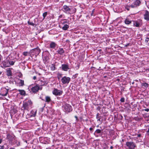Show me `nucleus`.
I'll list each match as a JSON object with an SVG mask.
<instances>
[{"mask_svg":"<svg viewBox=\"0 0 149 149\" xmlns=\"http://www.w3.org/2000/svg\"><path fill=\"white\" fill-rule=\"evenodd\" d=\"M94 10V9L92 11V13L93 12Z\"/></svg>","mask_w":149,"mask_h":149,"instance_id":"6e6d98bb","label":"nucleus"},{"mask_svg":"<svg viewBox=\"0 0 149 149\" xmlns=\"http://www.w3.org/2000/svg\"><path fill=\"white\" fill-rule=\"evenodd\" d=\"M37 113L36 111H32L31 112V116L32 117H34L36 116Z\"/></svg>","mask_w":149,"mask_h":149,"instance_id":"a878e982","label":"nucleus"},{"mask_svg":"<svg viewBox=\"0 0 149 149\" xmlns=\"http://www.w3.org/2000/svg\"><path fill=\"white\" fill-rule=\"evenodd\" d=\"M45 53H46V55H44L43 56V59L44 63H48L49 61V53L48 51H45Z\"/></svg>","mask_w":149,"mask_h":149,"instance_id":"0eeeda50","label":"nucleus"},{"mask_svg":"<svg viewBox=\"0 0 149 149\" xmlns=\"http://www.w3.org/2000/svg\"><path fill=\"white\" fill-rule=\"evenodd\" d=\"M56 46V44L54 42H51L50 44V48L54 49Z\"/></svg>","mask_w":149,"mask_h":149,"instance_id":"6ab92c4d","label":"nucleus"},{"mask_svg":"<svg viewBox=\"0 0 149 149\" xmlns=\"http://www.w3.org/2000/svg\"><path fill=\"white\" fill-rule=\"evenodd\" d=\"M18 143L19 144V142Z\"/></svg>","mask_w":149,"mask_h":149,"instance_id":"13d9d810","label":"nucleus"},{"mask_svg":"<svg viewBox=\"0 0 149 149\" xmlns=\"http://www.w3.org/2000/svg\"><path fill=\"white\" fill-rule=\"evenodd\" d=\"M93 130V128H92V127H90V128H89V130H90V131H92Z\"/></svg>","mask_w":149,"mask_h":149,"instance_id":"c03bdc74","label":"nucleus"},{"mask_svg":"<svg viewBox=\"0 0 149 149\" xmlns=\"http://www.w3.org/2000/svg\"><path fill=\"white\" fill-rule=\"evenodd\" d=\"M138 137H140L141 136V134H138L137 135Z\"/></svg>","mask_w":149,"mask_h":149,"instance_id":"79ce46f5","label":"nucleus"},{"mask_svg":"<svg viewBox=\"0 0 149 149\" xmlns=\"http://www.w3.org/2000/svg\"><path fill=\"white\" fill-rule=\"evenodd\" d=\"M107 77V76H104V77L106 78Z\"/></svg>","mask_w":149,"mask_h":149,"instance_id":"864d4df0","label":"nucleus"},{"mask_svg":"<svg viewBox=\"0 0 149 149\" xmlns=\"http://www.w3.org/2000/svg\"><path fill=\"white\" fill-rule=\"evenodd\" d=\"M144 18L147 21H148L149 20V12L147 10L145 11V13L144 15Z\"/></svg>","mask_w":149,"mask_h":149,"instance_id":"2eb2a0df","label":"nucleus"},{"mask_svg":"<svg viewBox=\"0 0 149 149\" xmlns=\"http://www.w3.org/2000/svg\"><path fill=\"white\" fill-rule=\"evenodd\" d=\"M69 21H68V20L66 19H61L59 23V26L60 27V25L61 26H62L64 24H69Z\"/></svg>","mask_w":149,"mask_h":149,"instance_id":"ddd939ff","label":"nucleus"},{"mask_svg":"<svg viewBox=\"0 0 149 149\" xmlns=\"http://www.w3.org/2000/svg\"><path fill=\"white\" fill-rule=\"evenodd\" d=\"M4 147L3 146H1V147L0 149H4Z\"/></svg>","mask_w":149,"mask_h":149,"instance_id":"ea45409f","label":"nucleus"},{"mask_svg":"<svg viewBox=\"0 0 149 149\" xmlns=\"http://www.w3.org/2000/svg\"><path fill=\"white\" fill-rule=\"evenodd\" d=\"M142 110H143V111H146L148 112L149 111V109H143Z\"/></svg>","mask_w":149,"mask_h":149,"instance_id":"c9c22d12","label":"nucleus"},{"mask_svg":"<svg viewBox=\"0 0 149 149\" xmlns=\"http://www.w3.org/2000/svg\"><path fill=\"white\" fill-rule=\"evenodd\" d=\"M148 135H149V127L148 128V130L147 131Z\"/></svg>","mask_w":149,"mask_h":149,"instance_id":"4c0bfd02","label":"nucleus"},{"mask_svg":"<svg viewBox=\"0 0 149 149\" xmlns=\"http://www.w3.org/2000/svg\"><path fill=\"white\" fill-rule=\"evenodd\" d=\"M40 52V50L38 48H36L32 50V53H33L36 55H38Z\"/></svg>","mask_w":149,"mask_h":149,"instance_id":"f8f14e48","label":"nucleus"},{"mask_svg":"<svg viewBox=\"0 0 149 149\" xmlns=\"http://www.w3.org/2000/svg\"><path fill=\"white\" fill-rule=\"evenodd\" d=\"M62 70L65 71H67L68 70L70 69L68 64H62L61 65Z\"/></svg>","mask_w":149,"mask_h":149,"instance_id":"9d476101","label":"nucleus"},{"mask_svg":"<svg viewBox=\"0 0 149 149\" xmlns=\"http://www.w3.org/2000/svg\"><path fill=\"white\" fill-rule=\"evenodd\" d=\"M50 68L51 70L54 71L55 70L56 68L55 65L54 64H52L50 66Z\"/></svg>","mask_w":149,"mask_h":149,"instance_id":"bb28decb","label":"nucleus"},{"mask_svg":"<svg viewBox=\"0 0 149 149\" xmlns=\"http://www.w3.org/2000/svg\"><path fill=\"white\" fill-rule=\"evenodd\" d=\"M62 17V15H60L59 16V17Z\"/></svg>","mask_w":149,"mask_h":149,"instance_id":"09e8293b","label":"nucleus"},{"mask_svg":"<svg viewBox=\"0 0 149 149\" xmlns=\"http://www.w3.org/2000/svg\"><path fill=\"white\" fill-rule=\"evenodd\" d=\"M75 68L77 70L79 68V65H77V66H75Z\"/></svg>","mask_w":149,"mask_h":149,"instance_id":"f704fd0d","label":"nucleus"},{"mask_svg":"<svg viewBox=\"0 0 149 149\" xmlns=\"http://www.w3.org/2000/svg\"><path fill=\"white\" fill-rule=\"evenodd\" d=\"M2 73V72H1V71H0V75H1V74Z\"/></svg>","mask_w":149,"mask_h":149,"instance_id":"de8ad7c7","label":"nucleus"},{"mask_svg":"<svg viewBox=\"0 0 149 149\" xmlns=\"http://www.w3.org/2000/svg\"><path fill=\"white\" fill-rule=\"evenodd\" d=\"M71 79L70 77L65 76L62 77L61 79L63 84L67 85L69 83Z\"/></svg>","mask_w":149,"mask_h":149,"instance_id":"423d86ee","label":"nucleus"},{"mask_svg":"<svg viewBox=\"0 0 149 149\" xmlns=\"http://www.w3.org/2000/svg\"><path fill=\"white\" fill-rule=\"evenodd\" d=\"M134 26L137 27H139L141 25V21L140 20H138L133 21Z\"/></svg>","mask_w":149,"mask_h":149,"instance_id":"9b49d317","label":"nucleus"},{"mask_svg":"<svg viewBox=\"0 0 149 149\" xmlns=\"http://www.w3.org/2000/svg\"><path fill=\"white\" fill-rule=\"evenodd\" d=\"M100 120V118H98V120Z\"/></svg>","mask_w":149,"mask_h":149,"instance_id":"3c124183","label":"nucleus"},{"mask_svg":"<svg viewBox=\"0 0 149 149\" xmlns=\"http://www.w3.org/2000/svg\"><path fill=\"white\" fill-rule=\"evenodd\" d=\"M2 141V139L0 138V144L1 143Z\"/></svg>","mask_w":149,"mask_h":149,"instance_id":"a18cd8bd","label":"nucleus"},{"mask_svg":"<svg viewBox=\"0 0 149 149\" xmlns=\"http://www.w3.org/2000/svg\"><path fill=\"white\" fill-rule=\"evenodd\" d=\"M126 144L129 149H134L136 146L135 144L133 142H127Z\"/></svg>","mask_w":149,"mask_h":149,"instance_id":"6e6552de","label":"nucleus"},{"mask_svg":"<svg viewBox=\"0 0 149 149\" xmlns=\"http://www.w3.org/2000/svg\"><path fill=\"white\" fill-rule=\"evenodd\" d=\"M32 102L31 100L27 101H24L23 104L22 108L23 110H28L31 107Z\"/></svg>","mask_w":149,"mask_h":149,"instance_id":"7ed1b4c3","label":"nucleus"},{"mask_svg":"<svg viewBox=\"0 0 149 149\" xmlns=\"http://www.w3.org/2000/svg\"><path fill=\"white\" fill-rule=\"evenodd\" d=\"M130 6L132 8H134L135 7H136V6L135 5L133 4V3Z\"/></svg>","mask_w":149,"mask_h":149,"instance_id":"473e14b6","label":"nucleus"},{"mask_svg":"<svg viewBox=\"0 0 149 149\" xmlns=\"http://www.w3.org/2000/svg\"><path fill=\"white\" fill-rule=\"evenodd\" d=\"M113 148V147L112 146H111L110 147V148L111 149H112Z\"/></svg>","mask_w":149,"mask_h":149,"instance_id":"49530a36","label":"nucleus"},{"mask_svg":"<svg viewBox=\"0 0 149 149\" xmlns=\"http://www.w3.org/2000/svg\"><path fill=\"white\" fill-rule=\"evenodd\" d=\"M101 130L100 129H97L95 131L94 134L96 137H98V136L97 135H96V134H99L101 133Z\"/></svg>","mask_w":149,"mask_h":149,"instance_id":"4be33fe9","label":"nucleus"},{"mask_svg":"<svg viewBox=\"0 0 149 149\" xmlns=\"http://www.w3.org/2000/svg\"><path fill=\"white\" fill-rule=\"evenodd\" d=\"M56 52L58 54L61 55H63L65 53V51L63 48H58Z\"/></svg>","mask_w":149,"mask_h":149,"instance_id":"dca6fc26","label":"nucleus"},{"mask_svg":"<svg viewBox=\"0 0 149 149\" xmlns=\"http://www.w3.org/2000/svg\"><path fill=\"white\" fill-rule=\"evenodd\" d=\"M130 43H128L127 44L125 45V46L126 47H127L130 45Z\"/></svg>","mask_w":149,"mask_h":149,"instance_id":"58836bf2","label":"nucleus"},{"mask_svg":"<svg viewBox=\"0 0 149 149\" xmlns=\"http://www.w3.org/2000/svg\"><path fill=\"white\" fill-rule=\"evenodd\" d=\"M9 90V89L8 87L2 88L1 89L0 95L2 96H7Z\"/></svg>","mask_w":149,"mask_h":149,"instance_id":"39448f33","label":"nucleus"},{"mask_svg":"<svg viewBox=\"0 0 149 149\" xmlns=\"http://www.w3.org/2000/svg\"><path fill=\"white\" fill-rule=\"evenodd\" d=\"M62 107L63 111L67 113L70 112L72 110V107L69 104L66 103L62 106Z\"/></svg>","mask_w":149,"mask_h":149,"instance_id":"20e7f679","label":"nucleus"},{"mask_svg":"<svg viewBox=\"0 0 149 149\" xmlns=\"http://www.w3.org/2000/svg\"><path fill=\"white\" fill-rule=\"evenodd\" d=\"M96 118L97 119H98L99 118V117H98V113H97V115Z\"/></svg>","mask_w":149,"mask_h":149,"instance_id":"a19ab883","label":"nucleus"},{"mask_svg":"<svg viewBox=\"0 0 149 149\" xmlns=\"http://www.w3.org/2000/svg\"><path fill=\"white\" fill-rule=\"evenodd\" d=\"M75 117L76 118H77V116H75Z\"/></svg>","mask_w":149,"mask_h":149,"instance_id":"603ef678","label":"nucleus"},{"mask_svg":"<svg viewBox=\"0 0 149 149\" xmlns=\"http://www.w3.org/2000/svg\"><path fill=\"white\" fill-rule=\"evenodd\" d=\"M62 10L64 13L68 14H72L76 12V9L74 8L65 5L63 6Z\"/></svg>","mask_w":149,"mask_h":149,"instance_id":"f257e3e1","label":"nucleus"},{"mask_svg":"<svg viewBox=\"0 0 149 149\" xmlns=\"http://www.w3.org/2000/svg\"><path fill=\"white\" fill-rule=\"evenodd\" d=\"M131 21L128 18H126L125 20V23L127 24H130L131 23Z\"/></svg>","mask_w":149,"mask_h":149,"instance_id":"aec40b11","label":"nucleus"},{"mask_svg":"<svg viewBox=\"0 0 149 149\" xmlns=\"http://www.w3.org/2000/svg\"><path fill=\"white\" fill-rule=\"evenodd\" d=\"M149 40V38H146L145 40V42L147 43Z\"/></svg>","mask_w":149,"mask_h":149,"instance_id":"72a5a7b5","label":"nucleus"},{"mask_svg":"<svg viewBox=\"0 0 149 149\" xmlns=\"http://www.w3.org/2000/svg\"><path fill=\"white\" fill-rule=\"evenodd\" d=\"M47 15V12H45L42 15L44 17V18H45V17Z\"/></svg>","mask_w":149,"mask_h":149,"instance_id":"7c9ffc66","label":"nucleus"},{"mask_svg":"<svg viewBox=\"0 0 149 149\" xmlns=\"http://www.w3.org/2000/svg\"><path fill=\"white\" fill-rule=\"evenodd\" d=\"M33 78V79L35 80L36 78V76H34Z\"/></svg>","mask_w":149,"mask_h":149,"instance_id":"37998d69","label":"nucleus"},{"mask_svg":"<svg viewBox=\"0 0 149 149\" xmlns=\"http://www.w3.org/2000/svg\"><path fill=\"white\" fill-rule=\"evenodd\" d=\"M15 62L14 61H9L7 59H6L1 62L0 66L4 68L14 65Z\"/></svg>","mask_w":149,"mask_h":149,"instance_id":"f03ea898","label":"nucleus"},{"mask_svg":"<svg viewBox=\"0 0 149 149\" xmlns=\"http://www.w3.org/2000/svg\"><path fill=\"white\" fill-rule=\"evenodd\" d=\"M28 24L31 25H33L34 24L33 23V22H29V21H28Z\"/></svg>","mask_w":149,"mask_h":149,"instance_id":"e433bc0d","label":"nucleus"},{"mask_svg":"<svg viewBox=\"0 0 149 149\" xmlns=\"http://www.w3.org/2000/svg\"><path fill=\"white\" fill-rule=\"evenodd\" d=\"M148 21H149V20Z\"/></svg>","mask_w":149,"mask_h":149,"instance_id":"052dcab7","label":"nucleus"},{"mask_svg":"<svg viewBox=\"0 0 149 149\" xmlns=\"http://www.w3.org/2000/svg\"><path fill=\"white\" fill-rule=\"evenodd\" d=\"M149 86V84L148 83L144 82L141 84V86L144 87L146 88H147Z\"/></svg>","mask_w":149,"mask_h":149,"instance_id":"393cba45","label":"nucleus"},{"mask_svg":"<svg viewBox=\"0 0 149 149\" xmlns=\"http://www.w3.org/2000/svg\"><path fill=\"white\" fill-rule=\"evenodd\" d=\"M52 93L54 95L59 96L62 94L63 91L56 88H54L52 91Z\"/></svg>","mask_w":149,"mask_h":149,"instance_id":"1a4fd4ad","label":"nucleus"},{"mask_svg":"<svg viewBox=\"0 0 149 149\" xmlns=\"http://www.w3.org/2000/svg\"><path fill=\"white\" fill-rule=\"evenodd\" d=\"M45 101L48 103L50 102L51 101V99L50 97L48 96H46L45 97Z\"/></svg>","mask_w":149,"mask_h":149,"instance_id":"5701e85b","label":"nucleus"},{"mask_svg":"<svg viewBox=\"0 0 149 149\" xmlns=\"http://www.w3.org/2000/svg\"><path fill=\"white\" fill-rule=\"evenodd\" d=\"M12 74V73L11 72V70H7V75L8 76H11Z\"/></svg>","mask_w":149,"mask_h":149,"instance_id":"cd10ccee","label":"nucleus"},{"mask_svg":"<svg viewBox=\"0 0 149 149\" xmlns=\"http://www.w3.org/2000/svg\"><path fill=\"white\" fill-rule=\"evenodd\" d=\"M22 54L25 56H27L29 55V53L27 52H23Z\"/></svg>","mask_w":149,"mask_h":149,"instance_id":"c85d7f7f","label":"nucleus"},{"mask_svg":"<svg viewBox=\"0 0 149 149\" xmlns=\"http://www.w3.org/2000/svg\"><path fill=\"white\" fill-rule=\"evenodd\" d=\"M18 91L19 92V93L22 95L25 96L26 95V92L24 90H18Z\"/></svg>","mask_w":149,"mask_h":149,"instance_id":"a211bd4d","label":"nucleus"},{"mask_svg":"<svg viewBox=\"0 0 149 149\" xmlns=\"http://www.w3.org/2000/svg\"><path fill=\"white\" fill-rule=\"evenodd\" d=\"M19 84L20 86H23L24 85V81L22 80H20Z\"/></svg>","mask_w":149,"mask_h":149,"instance_id":"c756f323","label":"nucleus"},{"mask_svg":"<svg viewBox=\"0 0 149 149\" xmlns=\"http://www.w3.org/2000/svg\"><path fill=\"white\" fill-rule=\"evenodd\" d=\"M141 3L140 1L139 0H136L133 3V4L136 5V6L139 5Z\"/></svg>","mask_w":149,"mask_h":149,"instance_id":"412c9836","label":"nucleus"},{"mask_svg":"<svg viewBox=\"0 0 149 149\" xmlns=\"http://www.w3.org/2000/svg\"><path fill=\"white\" fill-rule=\"evenodd\" d=\"M10 149H15L14 148H10Z\"/></svg>","mask_w":149,"mask_h":149,"instance_id":"8fccbe9b","label":"nucleus"},{"mask_svg":"<svg viewBox=\"0 0 149 149\" xmlns=\"http://www.w3.org/2000/svg\"><path fill=\"white\" fill-rule=\"evenodd\" d=\"M134 82H132V84H134Z\"/></svg>","mask_w":149,"mask_h":149,"instance_id":"5fc2aeb1","label":"nucleus"},{"mask_svg":"<svg viewBox=\"0 0 149 149\" xmlns=\"http://www.w3.org/2000/svg\"><path fill=\"white\" fill-rule=\"evenodd\" d=\"M149 70V68L148 69Z\"/></svg>","mask_w":149,"mask_h":149,"instance_id":"680f3d73","label":"nucleus"},{"mask_svg":"<svg viewBox=\"0 0 149 149\" xmlns=\"http://www.w3.org/2000/svg\"><path fill=\"white\" fill-rule=\"evenodd\" d=\"M120 101L122 102H125V98L124 97H122L120 100Z\"/></svg>","mask_w":149,"mask_h":149,"instance_id":"2f4dec72","label":"nucleus"},{"mask_svg":"<svg viewBox=\"0 0 149 149\" xmlns=\"http://www.w3.org/2000/svg\"><path fill=\"white\" fill-rule=\"evenodd\" d=\"M8 136H7V137H8Z\"/></svg>","mask_w":149,"mask_h":149,"instance_id":"bf43d9fd","label":"nucleus"},{"mask_svg":"<svg viewBox=\"0 0 149 149\" xmlns=\"http://www.w3.org/2000/svg\"><path fill=\"white\" fill-rule=\"evenodd\" d=\"M59 27L60 28L62 29L63 30L66 31L69 28V26L67 24H64L62 26H61V25H60Z\"/></svg>","mask_w":149,"mask_h":149,"instance_id":"f3484780","label":"nucleus"},{"mask_svg":"<svg viewBox=\"0 0 149 149\" xmlns=\"http://www.w3.org/2000/svg\"><path fill=\"white\" fill-rule=\"evenodd\" d=\"M39 81L40 82L39 83V84L41 86L46 85L47 84V83H46V82L43 81L42 80L40 81Z\"/></svg>","mask_w":149,"mask_h":149,"instance_id":"b1692460","label":"nucleus"},{"mask_svg":"<svg viewBox=\"0 0 149 149\" xmlns=\"http://www.w3.org/2000/svg\"><path fill=\"white\" fill-rule=\"evenodd\" d=\"M40 89V88L38 85H36L33 87L31 88V91L33 93H36Z\"/></svg>","mask_w":149,"mask_h":149,"instance_id":"4468645a","label":"nucleus"},{"mask_svg":"<svg viewBox=\"0 0 149 149\" xmlns=\"http://www.w3.org/2000/svg\"><path fill=\"white\" fill-rule=\"evenodd\" d=\"M143 107L146 108V107L144 106H143Z\"/></svg>","mask_w":149,"mask_h":149,"instance_id":"4d7b16f0","label":"nucleus"}]
</instances>
